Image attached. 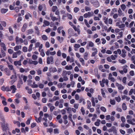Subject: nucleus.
<instances>
[{"mask_svg":"<svg viewBox=\"0 0 135 135\" xmlns=\"http://www.w3.org/2000/svg\"><path fill=\"white\" fill-rule=\"evenodd\" d=\"M2 120L3 122V123H1V127H2V130L3 131H6L7 129V127L5 126L4 118L3 117L2 118Z\"/></svg>","mask_w":135,"mask_h":135,"instance_id":"obj_1","label":"nucleus"},{"mask_svg":"<svg viewBox=\"0 0 135 135\" xmlns=\"http://www.w3.org/2000/svg\"><path fill=\"white\" fill-rule=\"evenodd\" d=\"M53 59L52 56H48L47 58L46 62L47 64H49L50 63L52 64L53 63Z\"/></svg>","mask_w":135,"mask_h":135,"instance_id":"obj_2","label":"nucleus"},{"mask_svg":"<svg viewBox=\"0 0 135 135\" xmlns=\"http://www.w3.org/2000/svg\"><path fill=\"white\" fill-rule=\"evenodd\" d=\"M94 13L93 12H88L87 13H86L83 16L85 18H87L88 17H90L93 16Z\"/></svg>","mask_w":135,"mask_h":135,"instance_id":"obj_3","label":"nucleus"},{"mask_svg":"<svg viewBox=\"0 0 135 135\" xmlns=\"http://www.w3.org/2000/svg\"><path fill=\"white\" fill-rule=\"evenodd\" d=\"M16 43L17 44H18L19 43H22L23 42V39L21 38H19L18 36L16 37Z\"/></svg>","mask_w":135,"mask_h":135,"instance_id":"obj_4","label":"nucleus"},{"mask_svg":"<svg viewBox=\"0 0 135 135\" xmlns=\"http://www.w3.org/2000/svg\"><path fill=\"white\" fill-rule=\"evenodd\" d=\"M10 89H11V90H12V93H15L17 90V89L16 88L15 86L14 85L11 86H10Z\"/></svg>","mask_w":135,"mask_h":135,"instance_id":"obj_5","label":"nucleus"},{"mask_svg":"<svg viewBox=\"0 0 135 135\" xmlns=\"http://www.w3.org/2000/svg\"><path fill=\"white\" fill-rule=\"evenodd\" d=\"M94 46V44L93 43L90 41L89 42L88 45H87L86 46L87 49L88 50L89 49L90 47H93Z\"/></svg>","mask_w":135,"mask_h":135,"instance_id":"obj_6","label":"nucleus"},{"mask_svg":"<svg viewBox=\"0 0 135 135\" xmlns=\"http://www.w3.org/2000/svg\"><path fill=\"white\" fill-rule=\"evenodd\" d=\"M68 33L69 35H72V36H74L75 35H74L73 33L74 31L73 29L71 28H69L68 30Z\"/></svg>","mask_w":135,"mask_h":135,"instance_id":"obj_7","label":"nucleus"},{"mask_svg":"<svg viewBox=\"0 0 135 135\" xmlns=\"http://www.w3.org/2000/svg\"><path fill=\"white\" fill-rule=\"evenodd\" d=\"M27 76L24 75L23 74H22L19 77L20 79H21L22 78H23V79L24 82H25L26 81L27 79Z\"/></svg>","mask_w":135,"mask_h":135,"instance_id":"obj_8","label":"nucleus"},{"mask_svg":"<svg viewBox=\"0 0 135 135\" xmlns=\"http://www.w3.org/2000/svg\"><path fill=\"white\" fill-rule=\"evenodd\" d=\"M23 84V81L21 79H20L18 81V82L17 85V88H20L21 87V85Z\"/></svg>","mask_w":135,"mask_h":135,"instance_id":"obj_9","label":"nucleus"},{"mask_svg":"<svg viewBox=\"0 0 135 135\" xmlns=\"http://www.w3.org/2000/svg\"><path fill=\"white\" fill-rule=\"evenodd\" d=\"M0 46L3 49V50L4 51L6 50V47L5 44L3 42H1L0 44Z\"/></svg>","mask_w":135,"mask_h":135,"instance_id":"obj_10","label":"nucleus"},{"mask_svg":"<svg viewBox=\"0 0 135 135\" xmlns=\"http://www.w3.org/2000/svg\"><path fill=\"white\" fill-rule=\"evenodd\" d=\"M21 59L19 61H15L14 62V64L15 66H17L18 65L19 66H21Z\"/></svg>","mask_w":135,"mask_h":135,"instance_id":"obj_11","label":"nucleus"},{"mask_svg":"<svg viewBox=\"0 0 135 135\" xmlns=\"http://www.w3.org/2000/svg\"><path fill=\"white\" fill-rule=\"evenodd\" d=\"M106 81V80H105L104 78H103L102 80V82L101 81H100L99 82L100 85L102 87H104V84L105 83Z\"/></svg>","mask_w":135,"mask_h":135,"instance_id":"obj_12","label":"nucleus"},{"mask_svg":"<svg viewBox=\"0 0 135 135\" xmlns=\"http://www.w3.org/2000/svg\"><path fill=\"white\" fill-rule=\"evenodd\" d=\"M27 26V24L26 23L23 25L21 29V31L22 32H24L25 31Z\"/></svg>","mask_w":135,"mask_h":135,"instance_id":"obj_13","label":"nucleus"},{"mask_svg":"<svg viewBox=\"0 0 135 135\" xmlns=\"http://www.w3.org/2000/svg\"><path fill=\"white\" fill-rule=\"evenodd\" d=\"M44 24L43 25V26L45 27L46 26H48L50 24V22L45 20L44 21Z\"/></svg>","mask_w":135,"mask_h":135,"instance_id":"obj_14","label":"nucleus"},{"mask_svg":"<svg viewBox=\"0 0 135 135\" xmlns=\"http://www.w3.org/2000/svg\"><path fill=\"white\" fill-rule=\"evenodd\" d=\"M34 28L36 31L35 33L37 34V35L39 36L40 35V32L38 27L37 26H35Z\"/></svg>","mask_w":135,"mask_h":135,"instance_id":"obj_15","label":"nucleus"},{"mask_svg":"<svg viewBox=\"0 0 135 135\" xmlns=\"http://www.w3.org/2000/svg\"><path fill=\"white\" fill-rule=\"evenodd\" d=\"M29 17H32V16L30 13H28L25 16V18L26 20L28 19Z\"/></svg>","mask_w":135,"mask_h":135,"instance_id":"obj_16","label":"nucleus"},{"mask_svg":"<svg viewBox=\"0 0 135 135\" xmlns=\"http://www.w3.org/2000/svg\"><path fill=\"white\" fill-rule=\"evenodd\" d=\"M8 11L7 9L2 8L1 10V12L2 13L4 14L6 13Z\"/></svg>","mask_w":135,"mask_h":135,"instance_id":"obj_17","label":"nucleus"},{"mask_svg":"<svg viewBox=\"0 0 135 135\" xmlns=\"http://www.w3.org/2000/svg\"><path fill=\"white\" fill-rule=\"evenodd\" d=\"M88 52H86L84 53V58L85 60H87L88 59Z\"/></svg>","mask_w":135,"mask_h":135,"instance_id":"obj_18","label":"nucleus"},{"mask_svg":"<svg viewBox=\"0 0 135 135\" xmlns=\"http://www.w3.org/2000/svg\"><path fill=\"white\" fill-rule=\"evenodd\" d=\"M17 78V76L16 75V73H15L14 75H12L11 77L10 78V79H11L14 80V79H16Z\"/></svg>","mask_w":135,"mask_h":135,"instance_id":"obj_19","label":"nucleus"},{"mask_svg":"<svg viewBox=\"0 0 135 135\" xmlns=\"http://www.w3.org/2000/svg\"><path fill=\"white\" fill-rule=\"evenodd\" d=\"M33 32V30L32 29H30L28 30L27 35L31 34Z\"/></svg>","mask_w":135,"mask_h":135,"instance_id":"obj_20","label":"nucleus"},{"mask_svg":"<svg viewBox=\"0 0 135 135\" xmlns=\"http://www.w3.org/2000/svg\"><path fill=\"white\" fill-rule=\"evenodd\" d=\"M31 86L32 88H37L38 87V85L36 84H35V82H33V85H31Z\"/></svg>","mask_w":135,"mask_h":135,"instance_id":"obj_21","label":"nucleus"},{"mask_svg":"<svg viewBox=\"0 0 135 135\" xmlns=\"http://www.w3.org/2000/svg\"><path fill=\"white\" fill-rule=\"evenodd\" d=\"M73 67L71 65H70L69 66L68 65L66 66L65 67V69L67 70H71L72 69Z\"/></svg>","mask_w":135,"mask_h":135,"instance_id":"obj_22","label":"nucleus"},{"mask_svg":"<svg viewBox=\"0 0 135 135\" xmlns=\"http://www.w3.org/2000/svg\"><path fill=\"white\" fill-rule=\"evenodd\" d=\"M94 98L93 97H92L91 98V102L92 103V106L94 107L95 106V103L94 101Z\"/></svg>","mask_w":135,"mask_h":135,"instance_id":"obj_23","label":"nucleus"},{"mask_svg":"<svg viewBox=\"0 0 135 135\" xmlns=\"http://www.w3.org/2000/svg\"><path fill=\"white\" fill-rule=\"evenodd\" d=\"M119 62L122 64H124L126 62V61L124 59H122V60L119 59Z\"/></svg>","mask_w":135,"mask_h":135,"instance_id":"obj_24","label":"nucleus"},{"mask_svg":"<svg viewBox=\"0 0 135 135\" xmlns=\"http://www.w3.org/2000/svg\"><path fill=\"white\" fill-rule=\"evenodd\" d=\"M128 67V66L126 65H125L123 67L124 68H123V71L124 72V73H126L127 72V69L126 68H127Z\"/></svg>","mask_w":135,"mask_h":135,"instance_id":"obj_25","label":"nucleus"},{"mask_svg":"<svg viewBox=\"0 0 135 135\" xmlns=\"http://www.w3.org/2000/svg\"><path fill=\"white\" fill-rule=\"evenodd\" d=\"M122 108L123 110H125L127 109V107L125 103H123L122 105Z\"/></svg>","mask_w":135,"mask_h":135,"instance_id":"obj_26","label":"nucleus"},{"mask_svg":"<svg viewBox=\"0 0 135 135\" xmlns=\"http://www.w3.org/2000/svg\"><path fill=\"white\" fill-rule=\"evenodd\" d=\"M4 50H3L2 49H1V52L2 54V57H4L6 55V54L5 53V52L4 51Z\"/></svg>","mask_w":135,"mask_h":135,"instance_id":"obj_27","label":"nucleus"},{"mask_svg":"<svg viewBox=\"0 0 135 135\" xmlns=\"http://www.w3.org/2000/svg\"><path fill=\"white\" fill-rule=\"evenodd\" d=\"M79 61L81 63L82 65H85L84 61L83 58H80L79 59Z\"/></svg>","mask_w":135,"mask_h":135,"instance_id":"obj_28","label":"nucleus"},{"mask_svg":"<svg viewBox=\"0 0 135 135\" xmlns=\"http://www.w3.org/2000/svg\"><path fill=\"white\" fill-rule=\"evenodd\" d=\"M120 6L122 10L124 11L126 8V5L124 4H122Z\"/></svg>","mask_w":135,"mask_h":135,"instance_id":"obj_29","label":"nucleus"},{"mask_svg":"<svg viewBox=\"0 0 135 135\" xmlns=\"http://www.w3.org/2000/svg\"><path fill=\"white\" fill-rule=\"evenodd\" d=\"M33 46V44H31L30 45L28 50V51L29 52H30L32 50V47Z\"/></svg>","mask_w":135,"mask_h":135,"instance_id":"obj_30","label":"nucleus"},{"mask_svg":"<svg viewBox=\"0 0 135 135\" xmlns=\"http://www.w3.org/2000/svg\"><path fill=\"white\" fill-rule=\"evenodd\" d=\"M57 8L56 6H54L52 8V11L54 12H55L57 9Z\"/></svg>","mask_w":135,"mask_h":135,"instance_id":"obj_31","label":"nucleus"},{"mask_svg":"<svg viewBox=\"0 0 135 135\" xmlns=\"http://www.w3.org/2000/svg\"><path fill=\"white\" fill-rule=\"evenodd\" d=\"M42 38L44 40H46L47 39V37L45 35H44L42 36Z\"/></svg>","mask_w":135,"mask_h":135,"instance_id":"obj_32","label":"nucleus"},{"mask_svg":"<svg viewBox=\"0 0 135 135\" xmlns=\"http://www.w3.org/2000/svg\"><path fill=\"white\" fill-rule=\"evenodd\" d=\"M115 99L118 102H119L120 101L121 98L119 96L115 97Z\"/></svg>","mask_w":135,"mask_h":135,"instance_id":"obj_33","label":"nucleus"},{"mask_svg":"<svg viewBox=\"0 0 135 135\" xmlns=\"http://www.w3.org/2000/svg\"><path fill=\"white\" fill-rule=\"evenodd\" d=\"M101 93L103 96V97L104 98H105L106 97V96L105 95V93L103 89H101Z\"/></svg>","mask_w":135,"mask_h":135,"instance_id":"obj_34","label":"nucleus"},{"mask_svg":"<svg viewBox=\"0 0 135 135\" xmlns=\"http://www.w3.org/2000/svg\"><path fill=\"white\" fill-rule=\"evenodd\" d=\"M40 52V55L44 57L45 56V54L44 51L43 49H41V51Z\"/></svg>","mask_w":135,"mask_h":135,"instance_id":"obj_35","label":"nucleus"},{"mask_svg":"<svg viewBox=\"0 0 135 135\" xmlns=\"http://www.w3.org/2000/svg\"><path fill=\"white\" fill-rule=\"evenodd\" d=\"M87 108H89L91 106V103L88 100L87 102Z\"/></svg>","mask_w":135,"mask_h":135,"instance_id":"obj_36","label":"nucleus"},{"mask_svg":"<svg viewBox=\"0 0 135 135\" xmlns=\"http://www.w3.org/2000/svg\"><path fill=\"white\" fill-rule=\"evenodd\" d=\"M58 18H57L55 16H53L51 18V19L52 21H53L54 22L55 21H57L58 20Z\"/></svg>","mask_w":135,"mask_h":135,"instance_id":"obj_37","label":"nucleus"},{"mask_svg":"<svg viewBox=\"0 0 135 135\" xmlns=\"http://www.w3.org/2000/svg\"><path fill=\"white\" fill-rule=\"evenodd\" d=\"M104 22L106 25L108 24V18L105 17H104Z\"/></svg>","mask_w":135,"mask_h":135,"instance_id":"obj_38","label":"nucleus"},{"mask_svg":"<svg viewBox=\"0 0 135 135\" xmlns=\"http://www.w3.org/2000/svg\"><path fill=\"white\" fill-rule=\"evenodd\" d=\"M53 131V129L52 128L47 129V132L51 133Z\"/></svg>","mask_w":135,"mask_h":135,"instance_id":"obj_39","label":"nucleus"},{"mask_svg":"<svg viewBox=\"0 0 135 135\" xmlns=\"http://www.w3.org/2000/svg\"><path fill=\"white\" fill-rule=\"evenodd\" d=\"M100 109L102 111L104 112H105L106 111V108L104 107H100Z\"/></svg>","mask_w":135,"mask_h":135,"instance_id":"obj_40","label":"nucleus"},{"mask_svg":"<svg viewBox=\"0 0 135 135\" xmlns=\"http://www.w3.org/2000/svg\"><path fill=\"white\" fill-rule=\"evenodd\" d=\"M118 12L119 15V16H121L122 15V12L120 8H119L118 11Z\"/></svg>","mask_w":135,"mask_h":135,"instance_id":"obj_41","label":"nucleus"},{"mask_svg":"<svg viewBox=\"0 0 135 135\" xmlns=\"http://www.w3.org/2000/svg\"><path fill=\"white\" fill-rule=\"evenodd\" d=\"M79 10V8L77 7H75L74 9V11L75 13H77Z\"/></svg>","mask_w":135,"mask_h":135,"instance_id":"obj_42","label":"nucleus"},{"mask_svg":"<svg viewBox=\"0 0 135 135\" xmlns=\"http://www.w3.org/2000/svg\"><path fill=\"white\" fill-rule=\"evenodd\" d=\"M80 47V46L79 44H75L74 46V47L75 49H78Z\"/></svg>","mask_w":135,"mask_h":135,"instance_id":"obj_43","label":"nucleus"},{"mask_svg":"<svg viewBox=\"0 0 135 135\" xmlns=\"http://www.w3.org/2000/svg\"><path fill=\"white\" fill-rule=\"evenodd\" d=\"M27 48L26 46H24L23 47L22 51L24 52H26L27 51Z\"/></svg>","mask_w":135,"mask_h":135,"instance_id":"obj_44","label":"nucleus"},{"mask_svg":"<svg viewBox=\"0 0 135 135\" xmlns=\"http://www.w3.org/2000/svg\"><path fill=\"white\" fill-rule=\"evenodd\" d=\"M85 11H90L91 10V9L88 6H85Z\"/></svg>","mask_w":135,"mask_h":135,"instance_id":"obj_45","label":"nucleus"},{"mask_svg":"<svg viewBox=\"0 0 135 135\" xmlns=\"http://www.w3.org/2000/svg\"><path fill=\"white\" fill-rule=\"evenodd\" d=\"M59 97H58L54 96L52 98V100L54 101H56L59 99Z\"/></svg>","mask_w":135,"mask_h":135,"instance_id":"obj_46","label":"nucleus"},{"mask_svg":"<svg viewBox=\"0 0 135 135\" xmlns=\"http://www.w3.org/2000/svg\"><path fill=\"white\" fill-rule=\"evenodd\" d=\"M124 87L121 84H120L119 86L118 87V89L119 90H122L123 89Z\"/></svg>","mask_w":135,"mask_h":135,"instance_id":"obj_47","label":"nucleus"},{"mask_svg":"<svg viewBox=\"0 0 135 135\" xmlns=\"http://www.w3.org/2000/svg\"><path fill=\"white\" fill-rule=\"evenodd\" d=\"M9 31V32L11 34H13V31L11 27H10L8 28Z\"/></svg>","mask_w":135,"mask_h":135,"instance_id":"obj_48","label":"nucleus"},{"mask_svg":"<svg viewBox=\"0 0 135 135\" xmlns=\"http://www.w3.org/2000/svg\"><path fill=\"white\" fill-rule=\"evenodd\" d=\"M134 84V83L133 81H130L128 83V85L129 86H131L132 85Z\"/></svg>","mask_w":135,"mask_h":135,"instance_id":"obj_49","label":"nucleus"},{"mask_svg":"<svg viewBox=\"0 0 135 135\" xmlns=\"http://www.w3.org/2000/svg\"><path fill=\"white\" fill-rule=\"evenodd\" d=\"M55 14L56 15H58V17L59 18V19H60V17L59 16V12L58 10H57L56 11V12H55Z\"/></svg>","mask_w":135,"mask_h":135,"instance_id":"obj_50","label":"nucleus"},{"mask_svg":"<svg viewBox=\"0 0 135 135\" xmlns=\"http://www.w3.org/2000/svg\"><path fill=\"white\" fill-rule=\"evenodd\" d=\"M11 91V89H10V88L9 86H7L5 87V91Z\"/></svg>","mask_w":135,"mask_h":135,"instance_id":"obj_51","label":"nucleus"},{"mask_svg":"<svg viewBox=\"0 0 135 135\" xmlns=\"http://www.w3.org/2000/svg\"><path fill=\"white\" fill-rule=\"evenodd\" d=\"M127 79V78L126 77H124L122 79V82L124 84L126 83V80Z\"/></svg>","mask_w":135,"mask_h":135,"instance_id":"obj_52","label":"nucleus"},{"mask_svg":"<svg viewBox=\"0 0 135 135\" xmlns=\"http://www.w3.org/2000/svg\"><path fill=\"white\" fill-rule=\"evenodd\" d=\"M85 51V49L83 47H81L79 49V51L81 53H83Z\"/></svg>","mask_w":135,"mask_h":135,"instance_id":"obj_53","label":"nucleus"},{"mask_svg":"<svg viewBox=\"0 0 135 135\" xmlns=\"http://www.w3.org/2000/svg\"><path fill=\"white\" fill-rule=\"evenodd\" d=\"M61 52L60 50H58L57 53V55L58 56H61Z\"/></svg>","mask_w":135,"mask_h":135,"instance_id":"obj_54","label":"nucleus"},{"mask_svg":"<svg viewBox=\"0 0 135 135\" xmlns=\"http://www.w3.org/2000/svg\"><path fill=\"white\" fill-rule=\"evenodd\" d=\"M81 111L82 113V114L84 115L85 113V110L84 109V108L83 107H82L81 108Z\"/></svg>","mask_w":135,"mask_h":135,"instance_id":"obj_55","label":"nucleus"},{"mask_svg":"<svg viewBox=\"0 0 135 135\" xmlns=\"http://www.w3.org/2000/svg\"><path fill=\"white\" fill-rule=\"evenodd\" d=\"M68 18L70 20H71L72 18V15L70 14H68L67 16Z\"/></svg>","mask_w":135,"mask_h":135,"instance_id":"obj_56","label":"nucleus"},{"mask_svg":"<svg viewBox=\"0 0 135 135\" xmlns=\"http://www.w3.org/2000/svg\"><path fill=\"white\" fill-rule=\"evenodd\" d=\"M8 52L10 54H12L13 52V50L11 49H8Z\"/></svg>","mask_w":135,"mask_h":135,"instance_id":"obj_57","label":"nucleus"},{"mask_svg":"<svg viewBox=\"0 0 135 135\" xmlns=\"http://www.w3.org/2000/svg\"><path fill=\"white\" fill-rule=\"evenodd\" d=\"M17 57V55L16 52L13 53L12 55L13 58H16Z\"/></svg>","mask_w":135,"mask_h":135,"instance_id":"obj_58","label":"nucleus"},{"mask_svg":"<svg viewBox=\"0 0 135 135\" xmlns=\"http://www.w3.org/2000/svg\"><path fill=\"white\" fill-rule=\"evenodd\" d=\"M4 111L6 112H8L9 110L8 108V107H4Z\"/></svg>","mask_w":135,"mask_h":135,"instance_id":"obj_59","label":"nucleus"},{"mask_svg":"<svg viewBox=\"0 0 135 135\" xmlns=\"http://www.w3.org/2000/svg\"><path fill=\"white\" fill-rule=\"evenodd\" d=\"M19 49V47L17 45L16 46L14 47V50L15 51H17Z\"/></svg>","mask_w":135,"mask_h":135,"instance_id":"obj_60","label":"nucleus"},{"mask_svg":"<svg viewBox=\"0 0 135 135\" xmlns=\"http://www.w3.org/2000/svg\"><path fill=\"white\" fill-rule=\"evenodd\" d=\"M27 81L28 85L31 86V84L32 83V81L31 80L29 79L27 80Z\"/></svg>","mask_w":135,"mask_h":135,"instance_id":"obj_61","label":"nucleus"},{"mask_svg":"<svg viewBox=\"0 0 135 135\" xmlns=\"http://www.w3.org/2000/svg\"><path fill=\"white\" fill-rule=\"evenodd\" d=\"M118 17V15L117 13L114 14L113 16V17L114 19H116Z\"/></svg>","mask_w":135,"mask_h":135,"instance_id":"obj_62","label":"nucleus"},{"mask_svg":"<svg viewBox=\"0 0 135 135\" xmlns=\"http://www.w3.org/2000/svg\"><path fill=\"white\" fill-rule=\"evenodd\" d=\"M36 126V123H32L31 125V127L32 128H33L35 127Z\"/></svg>","mask_w":135,"mask_h":135,"instance_id":"obj_63","label":"nucleus"},{"mask_svg":"<svg viewBox=\"0 0 135 135\" xmlns=\"http://www.w3.org/2000/svg\"><path fill=\"white\" fill-rule=\"evenodd\" d=\"M121 120L122 122H125L126 119L123 116L121 117Z\"/></svg>","mask_w":135,"mask_h":135,"instance_id":"obj_64","label":"nucleus"}]
</instances>
